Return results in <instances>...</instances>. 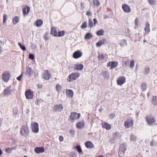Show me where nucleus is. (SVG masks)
Listing matches in <instances>:
<instances>
[{
  "instance_id": "f257e3e1",
  "label": "nucleus",
  "mask_w": 157,
  "mask_h": 157,
  "mask_svg": "<svg viewBox=\"0 0 157 157\" xmlns=\"http://www.w3.org/2000/svg\"><path fill=\"white\" fill-rule=\"evenodd\" d=\"M20 134L27 137L29 133V129L27 125L22 126L20 130Z\"/></svg>"
},
{
  "instance_id": "f03ea898",
  "label": "nucleus",
  "mask_w": 157,
  "mask_h": 157,
  "mask_svg": "<svg viewBox=\"0 0 157 157\" xmlns=\"http://www.w3.org/2000/svg\"><path fill=\"white\" fill-rule=\"evenodd\" d=\"M80 75V74L79 73H72L68 76L67 79V81L69 82H72L78 78L79 76Z\"/></svg>"
},
{
  "instance_id": "7ed1b4c3",
  "label": "nucleus",
  "mask_w": 157,
  "mask_h": 157,
  "mask_svg": "<svg viewBox=\"0 0 157 157\" xmlns=\"http://www.w3.org/2000/svg\"><path fill=\"white\" fill-rule=\"evenodd\" d=\"M121 137V135L118 132H115L113 134V137L109 140V142L111 143H113L118 140H119Z\"/></svg>"
},
{
  "instance_id": "20e7f679",
  "label": "nucleus",
  "mask_w": 157,
  "mask_h": 157,
  "mask_svg": "<svg viewBox=\"0 0 157 157\" xmlns=\"http://www.w3.org/2000/svg\"><path fill=\"white\" fill-rule=\"evenodd\" d=\"M146 119L147 124L149 125H151L155 121L154 117L150 115L147 116L146 117Z\"/></svg>"
},
{
  "instance_id": "39448f33",
  "label": "nucleus",
  "mask_w": 157,
  "mask_h": 157,
  "mask_svg": "<svg viewBox=\"0 0 157 157\" xmlns=\"http://www.w3.org/2000/svg\"><path fill=\"white\" fill-rule=\"evenodd\" d=\"M10 76V73L9 72L5 71L2 75V79L4 82H8Z\"/></svg>"
},
{
  "instance_id": "423d86ee",
  "label": "nucleus",
  "mask_w": 157,
  "mask_h": 157,
  "mask_svg": "<svg viewBox=\"0 0 157 157\" xmlns=\"http://www.w3.org/2000/svg\"><path fill=\"white\" fill-rule=\"evenodd\" d=\"M32 131L35 133H37L39 130V125L37 123L34 122L31 124Z\"/></svg>"
},
{
  "instance_id": "0eeeda50",
  "label": "nucleus",
  "mask_w": 157,
  "mask_h": 157,
  "mask_svg": "<svg viewBox=\"0 0 157 157\" xmlns=\"http://www.w3.org/2000/svg\"><path fill=\"white\" fill-rule=\"evenodd\" d=\"M133 121L132 119H129L125 121L124 125L126 128H129L133 126Z\"/></svg>"
},
{
  "instance_id": "6e6552de",
  "label": "nucleus",
  "mask_w": 157,
  "mask_h": 157,
  "mask_svg": "<svg viewBox=\"0 0 157 157\" xmlns=\"http://www.w3.org/2000/svg\"><path fill=\"white\" fill-rule=\"evenodd\" d=\"M126 81V78L124 76H120L117 80V83L118 85L121 86Z\"/></svg>"
},
{
  "instance_id": "1a4fd4ad",
  "label": "nucleus",
  "mask_w": 157,
  "mask_h": 157,
  "mask_svg": "<svg viewBox=\"0 0 157 157\" xmlns=\"http://www.w3.org/2000/svg\"><path fill=\"white\" fill-rule=\"evenodd\" d=\"M63 105L59 104L55 105L53 108V110L55 112H61L63 109Z\"/></svg>"
},
{
  "instance_id": "9d476101",
  "label": "nucleus",
  "mask_w": 157,
  "mask_h": 157,
  "mask_svg": "<svg viewBox=\"0 0 157 157\" xmlns=\"http://www.w3.org/2000/svg\"><path fill=\"white\" fill-rule=\"evenodd\" d=\"M12 90L11 89L10 86L6 87L3 92L4 96H8L11 94Z\"/></svg>"
},
{
  "instance_id": "9b49d317",
  "label": "nucleus",
  "mask_w": 157,
  "mask_h": 157,
  "mask_svg": "<svg viewBox=\"0 0 157 157\" xmlns=\"http://www.w3.org/2000/svg\"><path fill=\"white\" fill-rule=\"evenodd\" d=\"M51 77V75L47 70L44 71V73L43 75V78L45 80H49Z\"/></svg>"
},
{
  "instance_id": "f8f14e48",
  "label": "nucleus",
  "mask_w": 157,
  "mask_h": 157,
  "mask_svg": "<svg viewBox=\"0 0 157 157\" xmlns=\"http://www.w3.org/2000/svg\"><path fill=\"white\" fill-rule=\"evenodd\" d=\"M25 95L27 99H31L33 97V93L28 89L25 92Z\"/></svg>"
},
{
  "instance_id": "ddd939ff",
  "label": "nucleus",
  "mask_w": 157,
  "mask_h": 157,
  "mask_svg": "<svg viewBox=\"0 0 157 157\" xmlns=\"http://www.w3.org/2000/svg\"><path fill=\"white\" fill-rule=\"evenodd\" d=\"M82 55V52L79 50H78L73 54V57L75 59H78L81 57Z\"/></svg>"
},
{
  "instance_id": "4468645a",
  "label": "nucleus",
  "mask_w": 157,
  "mask_h": 157,
  "mask_svg": "<svg viewBox=\"0 0 157 157\" xmlns=\"http://www.w3.org/2000/svg\"><path fill=\"white\" fill-rule=\"evenodd\" d=\"M122 8L123 11L126 13H129L131 11V9L127 5L123 4L122 5Z\"/></svg>"
},
{
  "instance_id": "2eb2a0df",
  "label": "nucleus",
  "mask_w": 157,
  "mask_h": 157,
  "mask_svg": "<svg viewBox=\"0 0 157 157\" xmlns=\"http://www.w3.org/2000/svg\"><path fill=\"white\" fill-rule=\"evenodd\" d=\"M34 151L36 153H42L44 151V149L42 147H37L35 148Z\"/></svg>"
},
{
  "instance_id": "dca6fc26",
  "label": "nucleus",
  "mask_w": 157,
  "mask_h": 157,
  "mask_svg": "<svg viewBox=\"0 0 157 157\" xmlns=\"http://www.w3.org/2000/svg\"><path fill=\"white\" fill-rule=\"evenodd\" d=\"M30 10V8L28 6L22 9L23 15L24 16L26 15L29 13Z\"/></svg>"
},
{
  "instance_id": "f3484780",
  "label": "nucleus",
  "mask_w": 157,
  "mask_h": 157,
  "mask_svg": "<svg viewBox=\"0 0 157 157\" xmlns=\"http://www.w3.org/2000/svg\"><path fill=\"white\" fill-rule=\"evenodd\" d=\"M33 73V71L31 67H26V75H28L29 77L31 76Z\"/></svg>"
},
{
  "instance_id": "a211bd4d",
  "label": "nucleus",
  "mask_w": 157,
  "mask_h": 157,
  "mask_svg": "<svg viewBox=\"0 0 157 157\" xmlns=\"http://www.w3.org/2000/svg\"><path fill=\"white\" fill-rule=\"evenodd\" d=\"M126 149V144H125L124 143L120 145L119 147V150L123 152V154H124Z\"/></svg>"
},
{
  "instance_id": "6ab92c4d",
  "label": "nucleus",
  "mask_w": 157,
  "mask_h": 157,
  "mask_svg": "<svg viewBox=\"0 0 157 157\" xmlns=\"http://www.w3.org/2000/svg\"><path fill=\"white\" fill-rule=\"evenodd\" d=\"M66 94L68 97H70V98H71L73 96L74 92L73 91L71 90L66 89Z\"/></svg>"
},
{
  "instance_id": "aec40b11",
  "label": "nucleus",
  "mask_w": 157,
  "mask_h": 157,
  "mask_svg": "<svg viewBox=\"0 0 157 157\" xmlns=\"http://www.w3.org/2000/svg\"><path fill=\"white\" fill-rule=\"evenodd\" d=\"M106 40L104 38L99 40L96 43V45L97 47H98L101 46V45L105 44V43Z\"/></svg>"
},
{
  "instance_id": "412c9836",
  "label": "nucleus",
  "mask_w": 157,
  "mask_h": 157,
  "mask_svg": "<svg viewBox=\"0 0 157 157\" xmlns=\"http://www.w3.org/2000/svg\"><path fill=\"white\" fill-rule=\"evenodd\" d=\"M102 126L107 130H109L111 128L110 125L106 122L102 123L101 124Z\"/></svg>"
},
{
  "instance_id": "4be33fe9",
  "label": "nucleus",
  "mask_w": 157,
  "mask_h": 157,
  "mask_svg": "<svg viewBox=\"0 0 157 157\" xmlns=\"http://www.w3.org/2000/svg\"><path fill=\"white\" fill-rule=\"evenodd\" d=\"M85 146L87 148H92L94 147L93 143L90 141H88L85 143Z\"/></svg>"
},
{
  "instance_id": "5701e85b",
  "label": "nucleus",
  "mask_w": 157,
  "mask_h": 157,
  "mask_svg": "<svg viewBox=\"0 0 157 157\" xmlns=\"http://www.w3.org/2000/svg\"><path fill=\"white\" fill-rule=\"evenodd\" d=\"M51 34L55 36H57V32L56 28H52L51 29Z\"/></svg>"
},
{
  "instance_id": "b1692460",
  "label": "nucleus",
  "mask_w": 157,
  "mask_h": 157,
  "mask_svg": "<svg viewBox=\"0 0 157 157\" xmlns=\"http://www.w3.org/2000/svg\"><path fill=\"white\" fill-rule=\"evenodd\" d=\"M152 104L154 105H157V96H153L152 97Z\"/></svg>"
},
{
  "instance_id": "393cba45",
  "label": "nucleus",
  "mask_w": 157,
  "mask_h": 157,
  "mask_svg": "<svg viewBox=\"0 0 157 157\" xmlns=\"http://www.w3.org/2000/svg\"><path fill=\"white\" fill-rule=\"evenodd\" d=\"M77 114V113H71L69 118L71 120L76 119V116Z\"/></svg>"
},
{
  "instance_id": "a878e982",
  "label": "nucleus",
  "mask_w": 157,
  "mask_h": 157,
  "mask_svg": "<svg viewBox=\"0 0 157 157\" xmlns=\"http://www.w3.org/2000/svg\"><path fill=\"white\" fill-rule=\"evenodd\" d=\"M84 125V122L83 121H81L77 124L76 126L78 128H81L83 127Z\"/></svg>"
},
{
  "instance_id": "bb28decb",
  "label": "nucleus",
  "mask_w": 157,
  "mask_h": 157,
  "mask_svg": "<svg viewBox=\"0 0 157 157\" xmlns=\"http://www.w3.org/2000/svg\"><path fill=\"white\" fill-rule=\"evenodd\" d=\"M84 66L82 64H76L75 66V68L78 70H81L83 68Z\"/></svg>"
},
{
  "instance_id": "cd10ccee",
  "label": "nucleus",
  "mask_w": 157,
  "mask_h": 157,
  "mask_svg": "<svg viewBox=\"0 0 157 157\" xmlns=\"http://www.w3.org/2000/svg\"><path fill=\"white\" fill-rule=\"evenodd\" d=\"M150 25L148 22H147L146 23V26L144 29L145 31V33L147 34H148L150 31Z\"/></svg>"
},
{
  "instance_id": "c85d7f7f",
  "label": "nucleus",
  "mask_w": 157,
  "mask_h": 157,
  "mask_svg": "<svg viewBox=\"0 0 157 157\" xmlns=\"http://www.w3.org/2000/svg\"><path fill=\"white\" fill-rule=\"evenodd\" d=\"M35 23L36 24V26L39 27L41 26L43 23L42 20H38L35 22Z\"/></svg>"
},
{
  "instance_id": "c756f323",
  "label": "nucleus",
  "mask_w": 157,
  "mask_h": 157,
  "mask_svg": "<svg viewBox=\"0 0 157 157\" xmlns=\"http://www.w3.org/2000/svg\"><path fill=\"white\" fill-rule=\"evenodd\" d=\"M111 67H109L110 69H112L113 68H116L118 65V63L117 62H112V63L111 64Z\"/></svg>"
},
{
  "instance_id": "7c9ffc66",
  "label": "nucleus",
  "mask_w": 157,
  "mask_h": 157,
  "mask_svg": "<svg viewBox=\"0 0 157 157\" xmlns=\"http://www.w3.org/2000/svg\"><path fill=\"white\" fill-rule=\"evenodd\" d=\"M103 75L105 78H109V74L108 73V71H102Z\"/></svg>"
},
{
  "instance_id": "2f4dec72",
  "label": "nucleus",
  "mask_w": 157,
  "mask_h": 157,
  "mask_svg": "<svg viewBox=\"0 0 157 157\" xmlns=\"http://www.w3.org/2000/svg\"><path fill=\"white\" fill-rule=\"evenodd\" d=\"M19 17L17 16L14 17L13 19V24H16L19 21Z\"/></svg>"
},
{
  "instance_id": "473e14b6",
  "label": "nucleus",
  "mask_w": 157,
  "mask_h": 157,
  "mask_svg": "<svg viewBox=\"0 0 157 157\" xmlns=\"http://www.w3.org/2000/svg\"><path fill=\"white\" fill-rule=\"evenodd\" d=\"M141 89L142 91H144L147 89L146 83H142L141 84Z\"/></svg>"
},
{
  "instance_id": "72a5a7b5",
  "label": "nucleus",
  "mask_w": 157,
  "mask_h": 157,
  "mask_svg": "<svg viewBox=\"0 0 157 157\" xmlns=\"http://www.w3.org/2000/svg\"><path fill=\"white\" fill-rule=\"evenodd\" d=\"M104 31L103 29L100 30L96 32V34L98 36L103 35Z\"/></svg>"
},
{
  "instance_id": "f704fd0d",
  "label": "nucleus",
  "mask_w": 157,
  "mask_h": 157,
  "mask_svg": "<svg viewBox=\"0 0 157 157\" xmlns=\"http://www.w3.org/2000/svg\"><path fill=\"white\" fill-rule=\"evenodd\" d=\"M92 37V34L90 33H87L85 36V39H89Z\"/></svg>"
},
{
  "instance_id": "c9c22d12",
  "label": "nucleus",
  "mask_w": 157,
  "mask_h": 157,
  "mask_svg": "<svg viewBox=\"0 0 157 157\" xmlns=\"http://www.w3.org/2000/svg\"><path fill=\"white\" fill-rule=\"evenodd\" d=\"M127 44L126 40L124 39H123L121 40L120 44L121 46H124Z\"/></svg>"
},
{
  "instance_id": "e433bc0d",
  "label": "nucleus",
  "mask_w": 157,
  "mask_h": 157,
  "mask_svg": "<svg viewBox=\"0 0 157 157\" xmlns=\"http://www.w3.org/2000/svg\"><path fill=\"white\" fill-rule=\"evenodd\" d=\"M93 3L94 5V6H95L97 7H98L100 5V2L98 0H93Z\"/></svg>"
},
{
  "instance_id": "4c0bfd02",
  "label": "nucleus",
  "mask_w": 157,
  "mask_h": 157,
  "mask_svg": "<svg viewBox=\"0 0 157 157\" xmlns=\"http://www.w3.org/2000/svg\"><path fill=\"white\" fill-rule=\"evenodd\" d=\"M76 149L77 150L78 152L80 153L82 152L81 148L79 145H77L75 147Z\"/></svg>"
},
{
  "instance_id": "58836bf2",
  "label": "nucleus",
  "mask_w": 157,
  "mask_h": 157,
  "mask_svg": "<svg viewBox=\"0 0 157 157\" xmlns=\"http://www.w3.org/2000/svg\"><path fill=\"white\" fill-rule=\"evenodd\" d=\"M87 22H84L82 24L81 27L82 29H85L87 27Z\"/></svg>"
},
{
  "instance_id": "ea45409f",
  "label": "nucleus",
  "mask_w": 157,
  "mask_h": 157,
  "mask_svg": "<svg viewBox=\"0 0 157 157\" xmlns=\"http://www.w3.org/2000/svg\"><path fill=\"white\" fill-rule=\"evenodd\" d=\"M18 44L19 46L21 49L23 51H25L26 50V48L24 45H22L20 43H18Z\"/></svg>"
},
{
  "instance_id": "a19ab883",
  "label": "nucleus",
  "mask_w": 157,
  "mask_h": 157,
  "mask_svg": "<svg viewBox=\"0 0 157 157\" xmlns=\"http://www.w3.org/2000/svg\"><path fill=\"white\" fill-rule=\"evenodd\" d=\"M65 32L63 31H62L59 32L57 36H63Z\"/></svg>"
},
{
  "instance_id": "79ce46f5",
  "label": "nucleus",
  "mask_w": 157,
  "mask_h": 157,
  "mask_svg": "<svg viewBox=\"0 0 157 157\" xmlns=\"http://www.w3.org/2000/svg\"><path fill=\"white\" fill-rule=\"evenodd\" d=\"M130 60V59H127V60L125 61L124 62V65L125 67H127L128 66L129 62Z\"/></svg>"
},
{
  "instance_id": "37998d69",
  "label": "nucleus",
  "mask_w": 157,
  "mask_h": 157,
  "mask_svg": "<svg viewBox=\"0 0 157 157\" xmlns=\"http://www.w3.org/2000/svg\"><path fill=\"white\" fill-rule=\"evenodd\" d=\"M130 140L131 141H135L136 140V137L133 135H131Z\"/></svg>"
},
{
  "instance_id": "c03bdc74",
  "label": "nucleus",
  "mask_w": 157,
  "mask_h": 157,
  "mask_svg": "<svg viewBox=\"0 0 157 157\" xmlns=\"http://www.w3.org/2000/svg\"><path fill=\"white\" fill-rule=\"evenodd\" d=\"M89 26L90 28L92 27L93 26V23L91 19H89Z\"/></svg>"
},
{
  "instance_id": "a18cd8bd",
  "label": "nucleus",
  "mask_w": 157,
  "mask_h": 157,
  "mask_svg": "<svg viewBox=\"0 0 157 157\" xmlns=\"http://www.w3.org/2000/svg\"><path fill=\"white\" fill-rule=\"evenodd\" d=\"M134 62L133 60H132L131 61L130 65H129V67L131 68H132L133 67H134Z\"/></svg>"
},
{
  "instance_id": "49530a36",
  "label": "nucleus",
  "mask_w": 157,
  "mask_h": 157,
  "mask_svg": "<svg viewBox=\"0 0 157 157\" xmlns=\"http://www.w3.org/2000/svg\"><path fill=\"white\" fill-rule=\"evenodd\" d=\"M56 89L57 91H59L61 90V86L59 85H57L56 86Z\"/></svg>"
},
{
  "instance_id": "de8ad7c7",
  "label": "nucleus",
  "mask_w": 157,
  "mask_h": 157,
  "mask_svg": "<svg viewBox=\"0 0 157 157\" xmlns=\"http://www.w3.org/2000/svg\"><path fill=\"white\" fill-rule=\"evenodd\" d=\"M150 72V69L148 67H145L144 70V74H148Z\"/></svg>"
},
{
  "instance_id": "09e8293b",
  "label": "nucleus",
  "mask_w": 157,
  "mask_h": 157,
  "mask_svg": "<svg viewBox=\"0 0 157 157\" xmlns=\"http://www.w3.org/2000/svg\"><path fill=\"white\" fill-rule=\"evenodd\" d=\"M148 1L151 5H154L155 2V0H148Z\"/></svg>"
},
{
  "instance_id": "8fccbe9b",
  "label": "nucleus",
  "mask_w": 157,
  "mask_h": 157,
  "mask_svg": "<svg viewBox=\"0 0 157 157\" xmlns=\"http://www.w3.org/2000/svg\"><path fill=\"white\" fill-rule=\"evenodd\" d=\"M156 142L154 140H152L151 141L150 143V145L151 147H153L154 146Z\"/></svg>"
},
{
  "instance_id": "3c124183",
  "label": "nucleus",
  "mask_w": 157,
  "mask_h": 157,
  "mask_svg": "<svg viewBox=\"0 0 157 157\" xmlns=\"http://www.w3.org/2000/svg\"><path fill=\"white\" fill-rule=\"evenodd\" d=\"M98 57L99 59L103 60L104 59V56L103 55L99 54Z\"/></svg>"
},
{
  "instance_id": "603ef678",
  "label": "nucleus",
  "mask_w": 157,
  "mask_h": 157,
  "mask_svg": "<svg viewBox=\"0 0 157 157\" xmlns=\"http://www.w3.org/2000/svg\"><path fill=\"white\" fill-rule=\"evenodd\" d=\"M76 155L75 152H71L70 154V157H75Z\"/></svg>"
},
{
  "instance_id": "864d4df0",
  "label": "nucleus",
  "mask_w": 157,
  "mask_h": 157,
  "mask_svg": "<svg viewBox=\"0 0 157 157\" xmlns=\"http://www.w3.org/2000/svg\"><path fill=\"white\" fill-rule=\"evenodd\" d=\"M7 15L6 14H4L3 15V22L4 23H5L6 22V21L7 20Z\"/></svg>"
},
{
  "instance_id": "5fc2aeb1",
  "label": "nucleus",
  "mask_w": 157,
  "mask_h": 157,
  "mask_svg": "<svg viewBox=\"0 0 157 157\" xmlns=\"http://www.w3.org/2000/svg\"><path fill=\"white\" fill-rule=\"evenodd\" d=\"M29 58L32 60H34V56L33 54H30L29 55Z\"/></svg>"
},
{
  "instance_id": "6e6d98bb",
  "label": "nucleus",
  "mask_w": 157,
  "mask_h": 157,
  "mask_svg": "<svg viewBox=\"0 0 157 157\" xmlns=\"http://www.w3.org/2000/svg\"><path fill=\"white\" fill-rule=\"evenodd\" d=\"M6 151L7 153L9 154L11 152V149H10V148H6Z\"/></svg>"
},
{
  "instance_id": "4d7b16f0",
  "label": "nucleus",
  "mask_w": 157,
  "mask_h": 157,
  "mask_svg": "<svg viewBox=\"0 0 157 157\" xmlns=\"http://www.w3.org/2000/svg\"><path fill=\"white\" fill-rule=\"evenodd\" d=\"M22 74H21V75L19 76L18 77H17V79L18 81H20L21 80V78L22 77Z\"/></svg>"
},
{
  "instance_id": "13d9d810",
  "label": "nucleus",
  "mask_w": 157,
  "mask_h": 157,
  "mask_svg": "<svg viewBox=\"0 0 157 157\" xmlns=\"http://www.w3.org/2000/svg\"><path fill=\"white\" fill-rule=\"evenodd\" d=\"M59 140L60 142L63 141V138L62 136H59Z\"/></svg>"
},
{
  "instance_id": "bf43d9fd",
  "label": "nucleus",
  "mask_w": 157,
  "mask_h": 157,
  "mask_svg": "<svg viewBox=\"0 0 157 157\" xmlns=\"http://www.w3.org/2000/svg\"><path fill=\"white\" fill-rule=\"evenodd\" d=\"M138 19L137 18H136L135 20V24L136 26H137V24L138 23Z\"/></svg>"
},
{
  "instance_id": "052dcab7",
  "label": "nucleus",
  "mask_w": 157,
  "mask_h": 157,
  "mask_svg": "<svg viewBox=\"0 0 157 157\" xmlns=\"http://www.w3.org/2000/svg\"><path fill=\"white\" fill-rule=\"evenodd\" d=\"M112 63V62H109L107 63V67H109L110 66H111V64Z\"/></svg>"
},
{
  "instance_id": "680f3d73",
  "label": "nucleus",
  "mask_w": 157,
  "mask_h": 157,
  "mask_svg": "<svg viewBox=\"0 0 157 157\" xmlns=\"http://www.w3.org/2000/svg\"><path fill=\"white\" fill-rule=\"evenodd\" d=\"M81 115L80 113H78L77 116H76V119H78L80 117Z\"/></svg>"
},
{
  "instance_id": "e2e57ef3",
  "label": "nucleus",
  "mask_w": 157,
  "mask_h": 157,
  "mask_svg": "<svg viewBox=\"0 0 157 157\" xmlns=\"http://www.w3.org/2000/svg\"><path fill=\"white\" fill-rule=\"evenodd\" d=\"M93 21L94 22V25H95L97 23V20L95 18H94L93 19Z\"/></svg>"
},
{
  "instance_id": "0e129e2a",
  "label": "nucleus",
  "mask_w": 157,
  "mask_h": 157,
  "mask_svg": "<svg viewBox=\"0 0 157 157\" xmlns=\"http://www.w3.org/2000/svg\"><path fill=\"white\" fill-rule=\"evenodd\" d=\"M125 32L127 33H129L130 32V30L128 28H127L126 29Z\"/></svg>"
},
{
  "instance_id": "69168bd1",
  "label": "nucleus",
  "mask_w": 157,
  "mask_h": 157,
  "mask_svg": "<svg viewBox=\"0 0 157 157\" xmlns=\"http://www.w3.org/2000/svg\"><path fill=\"white\" fill-rule=\"evenodd\" d=\"M91 13L89 11H87L86 13V15L88 16L91 15Z\"/></svg>"
},
{
  "instance_id": "338daca9",
  "label": "nucleus",
  "mask_w": 157,
  "mask_h": 157,
  "mask_svg": "<svg viewBox=\"0 0 157 157\" xmlns=\"http://www.w3.org/2000/svg\"><path fill=\"white\" fill-rule=\"evenodd\" d=\"M16 148V147H12L10 148V149H11L12 151V150L15 149Z\"/></svg>"
},
{
  "instance_id": "774afa93",
  "label": "nucleus",
  "mask_w": 157,
  "mask_h": 157,
  "mask_svg": "<svg viewBox=\"0 0 157 157\" xmlns=\"http://www.w3.org/2000/svg\"><path fill=\"white\" fill-rule=\"evenodd\" d=\"M3 51V49L2 47H1L0 45V53L2 52Z\"/></svg>"
}]
</instances>
